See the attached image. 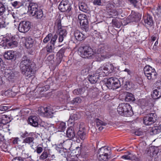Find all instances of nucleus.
Instances as JSON below:
<instances>
[{
  "label": "nucleus",
  "instance_id": "f257e3e1",
  "mask_svg": "<svg viewBox=\"0 0 161 161\" xmlns=\"http://www.w3.org/2000/svg\"><path fill=\"white\" fill-rule=\"evenodd\" d=\"M36 65L26 55H24L20 63V69L22 73L28 78H30L35 71Z\"/></svg>",
  "mask_w": 161,
  "mask_h": 161
},
{
  "label": "nucleus",
  "instance_id": "f03ea898",
  "mask_svg": "<svg viewBox=\"0 0 161 161\" xmlns=\"http://www.w3.org/2000/svg\"><path fill=\"white\" fill-rule=\"evenodd\" d=\"M111 47L108 45L106 44H101L98 46L96 51V57L98 61L103 60L105 58H109L111 55L107 53L111 51Z\"/></svg>",
  "mask_w": 161,
  "mask_h": 161
},
{
  "label": "nucleus",
  "instance_id": "7ed1b4c3",
  "mask_svg": "<svg viewBox=\"0 0 161 161\" xmlns=\"http://www.w3.org/2000/svg\"><path fill=\"white\" fill-rule=\"evenodd\" d=\"M118 113L121 115L126 116H130L133 115L132 108L127 103H121L117 108Z\"/></svg>",
  "mask_w": 161,
  "mask_h": 161
},
{
  "label": "nucleus",
  "instance_id": "20e7f679",
  "mask_svg": "<svg viewBox=\"0 0 161 161\" xmlns=\"http://www.w3.org/2000/svg\"><path fill=\"white\" fill-rule=\"evenodd\" d=\"M2 46L4 47L8 48L13 47L17 46V42L15 40V37L12 35L8 34L3 37V41L2 42Z\"/></svg>",
  "mask_w": 161,
  "mask_h": 161
},
{
  "label": "nucleus",
  "instance_id": "39448f33",
  "mask_svg": "<svg viewBox=\"0 0 161 161\" xmlns=\"http://www.w3.org/2000/svg\"><path fill=\"white\" fill-rule=\"evenodd\" d=\"M78 53L81 57L84 58H90L94 54L93 49L87 45L79 47Z\"/></svg>",
  "mask_w": 161,
  "mask_h": 161
},
{
  "label": "nucleus",
  "instance_id": "423d86ee",
  "mask_svg": "<svg viewBox=\"0 0 161 161\" xmlns=\"http://www.w3.org/2000/svg\"><path fill=\"white\" fill-rule=\"evenodd\" d=\"M143 71L145 75L148 80H154L157 76V73L154 69L150 66L147 65L143 69Z\"/></svg>",
  "mask_w": 161,
  "mask_h": 161
},
{
  "label": "nucleus",
  "instance_id": "0eeeda50",
  "mask_svg": "<svg viewBox=\"0 0 161 161\" xmlns=\"http://www.w3.org/2000/svg\"><path fill=\"white\" fill-rule=\"evenodd\" d=\"M106 86L110 89H116L120 86L119 80L114 77H111L107 79Z\"/></svg>",
  "mask_w": 161,
  "mask_h": 161
},
{
  "label": "nucleus",
  "instance_id": "6e6552de",
  "mask_svg": "<svg viewBox=\"0 0 161 161\" xmlns=\"http://www.w3.org/2000/svg\"><path fill=\"white\" fill-rule=\"evenodd\" d=\"M80 20V27L81 29L87 32L89 30L88 21L87 16L85 14H80L78 16Z\"/></svg>",
  "mask_w": 161,
  "mask_h": 161
},
{
  "label": "nucleus",
  "instance_id": "1a4fd4ad",
  "mask_svg": "<svg viewBox=\"0 0 161 161\" xmlns=\"http://www.w3.org/2000/svg\"><path fill=\"white\" fill-rule=\"evenodd\" d=\"M156 115L155 112L148 114L144 117L143 123L146 125H150L156 122Z\"/></svg>",
  "mask_w": 161,
  "mask_h": 161
},
{
  "label": "nucleus",
  "instance_id": "9d476101",
  "mask_svg": "<svg viewBox=\"0 0 161 161\" xmlns=\"http://www.w3.org/2000/svg\"><path fill=\"white\" fill-rule=\"evenodd\" d=\"M38 113L43 117L51 118L53 116V111L48 107H42L38 110Z\"/></svg>",
  "mask_w": 161,
  "mask_h": 161
},
{
  "label": "nucleus",
  "instance_id": "9b49d317",
  "mask_svg": "<svg viewBox=\"0 0 161 161\" xmlns=\"http://www.w3.org/2000/svg\"><path fill=\"white\" fill-rule=\"evenodd\" d=\"M31 27L30 23L28 21H24L19 23L18 29L21 32L25 33L28 31Z\"/></svg>",
  "mask_w": 161,
  "mask_h": 161
},
{
  "label": "nucleus",
  "instance_id": "f8f14e48",
  "mask_svg": "<svg viewBox=\"0 0 161 161\" xmlns=\"http://www.w3.org/2000/svg\"><path fill=\"white\" fill-rule=\"evenodd\" d=\"M142 14L135 11H131L130 15L129 16V19L131 22H138L141 19Z\"/></svg>",
  "mask_w": 161,
  "mask_h": 161
},
{
  "label": "nucleus",
  "instance_id": "ddd939ff",
  "mask_svg": "<svg viewBox=\"0 0 161 161\" xmlns=\"http://www.w3.org/2000/svg\"><path fill=\"white\" fill-rule=\"evenodd\" d=\"M160 85L156 87L152 94V98L154 99H158L161 96V83L159 82Z\"/></svg>",
  "mask_w": 161,
  "mask_h": 161
},
{
  "label": "nucleus",
  "instance_id": "4468645a",
  "mask_svg": "<svg viewBox=\"0 0 161 161\" xmlns=\"http://www.w3.org/2000/svg\"><path fill=\"white\" fill-rule=\"evenodd\" d=\"M103 65L108 75L112 73L115 69L113 64L109 62L105 63Z\"/></svg>",
  "mask_w": 161,
  "mask_h": 161
},
{
  "label": "nucleus",
  "instance_id": "2eb2a0df",
  "mask_svg": "<svg viewBox=\"0 0 161 161\" xmlns=\"http://www.w3.org/2000/svg\"><path fill=\"white\" fill-rule=\"evenodd\" d=\"M39 117L36 116H31L28 118L30 124L35 127H38Z\"/></svg>",
  "mask_w": 161,
  "mask_h": 161
},
{
  "label": "nucleus",
  "instance_id": "dca6fc26",
  "mask_svg": "<svg viewBox=\"0 0 161 161\" xmlns=\"http://www.w3.org/2000/svg\"><path fill=\"white\" fill-rule=\"evenodd\" d=\"M30 16H34L37 19H41L43 16L42 11H28Z\"/></svg>",
  "mask_w": 161,
  "mask_h": 161
},
{
  "label": "nucleus",
  "instance_id": "f3484780",
  "mask_svg": "<svg viewBox=\"0 0 161 161\" xmlns=\"http://www.w3.org/2000/svg\"><path fill=\"white\" fill-rule=\"evenodd\" d=\"M110 154L111 150L110 149H109L108 148L105 147H103L98 150L97 155L109 156Z\"/></svg>",
  "mask_w": 161,
  "mask_h": 161
},
{
  "label": "nucleus",
  "instance_id": "a211bd4d",
  "mask_svg": "<svg viewBox=\"0 0 161 161\" xmlns=\"http://www.w3.org/2000/svg\"><path fill=\"white\" fill-rule=\"evenodd\" d=\"M58 32L59 35L58 41L59 42H62L63 41L64 37H66L67 31L64 28H62L58 30Z\"/></svg>",
  "mask_w": 161,
  "mask_h": 161
},
{
  "label": "nucleus",
  "instance_id": "6ab92c4d",
  "mask_svg": "<svg viewBox=\"0 0 161 161\" xmlns=\"http://www.w3.org/2000/svg\"><path fill=\"white\" fill-rule=\"evenodd\" d=\"M74 34L76 39L79 41H82L86 38V36L78 30L74 31Z\"/></svg>",
  "mask_w": 161,
  "mask_h": 161
},
{
  "label": "nucleus",
  "instance_id": "aec40b11",
  "mask_svg": "<svg viewBox=\"0 0 161 161\" xmlns=\"http://www.w3.org/2000/svg\"><path fill=\"white\" fill-rule=\"evenodd\" d=\"M16 55L15 53L13 51H9L5 52L4 57L6 59L12 60L15 58Z\"/></svg>",
  "mask_w": 161,
  "mask_h": 161
},
{
  "label": "nucleus",
  "instance_id": "412c9836",
  "mask_svg": "<svg viewBox=\"0 0 161 161\" xmlns=\"http://www.w3.org/2000/svg\"><path fill=\"white\" fill-rule=\"evenodd\" d=\"M96 74L98 75L99 77H105L108 75L106 72L103 65L101 66L95 71Z\"/></svg>",
  "mask_w": 161,
  "mask_h": 161
},
{
  "label": "nucleus",
  "instance_id": "4be33fe9",
  "mask_svg": "<svg viewBox=\"0 0 161 161\" xmlns=\"http://www.w3.org/2000/svg\"><path fill=\"white\" fill-rule=\"evenodd\" d=\"M67 137L70 140H72L75 137V135L74 129L72 127L68 128L66 132Z\"/></svg>",
  "mask_w": 161,
  "mask_h": 161
},
{
  "label": "nucleus",
  "instance_id": "5701e85b",
  "mask_svg": "<svg viewBox=\"0 0 161 161\" xmlns=\"http://www.w3.org/2000/svg\"><path fill=\"white\" fill-rule=\"evenodd\" d=\"M83 123H82L80 124L79 126L80 130L78 131L77 133L79 137L82 140H84L86 137V133L84 132L83 131L80 130L81 129L83 130L84 128V126H83Z\"/></svg>",
  "mask_w": 161,
  "mask_h": 161
},
{
  "label": "nucleus",
  "instance_id": "b1692460",
  "mask_svg": "<svg viewBox=\"0 0 161 161\" xmlns=\"http://www.w3.org/2000/svg\"><path fill=\"white\" fill-rule=\"evenodd\" d=\"M64 49L62 48L57 53L56 58V64L58 65L61 62L64 54Z\"/></svg>",
  "mask_w": 161,
  "mask_h": 161
},
{
  "label": "nucleus",
  "instance_id": "393cba45",
  "mask_svg": "<svg viewBox=\"0 0 161 161\" xmlns=\"http://www.w3.org/2000/svg\"><path fill=\"white\" fill-rule=\"evenodd\" d=\"M161 132V123L158 125L152 127L150 130V134L151 135L158 134Z\"/></svg>",
  "mask_w": 161,
  "mask_h": 161
},
{
  "label": "nucleus",
  "instance_id": "a878e982",
  "mask_svg": "<svg viewBox=\"0 0 161 161\" xmlns=\"http://www.w3.org/2000/svg\"><path fill=\"white\" fill-rule=\"evenodd\" d=\"M68 0H63L58 6L59 10H69L68 8L69 7V5L68 4Z\"/></svg>",
  "mask_w": 161,
  "mask_h": 161
},
{
  "label": "nucleus",
  "instance_id": "bb28decb",
  "mask_svg": "<svg viewBox=\"0 0 161 161\" xmlns=\"http://www.w3.org/2000/svg\"><path fill=\"white\" fill-rule=\"evenodd\" d=\"M95 122L96 126L98 127V129L100 131H101L104 128L103 126H105L107 125L106 123L97 118L95 119Z\"/></svg>",
  "mask_w": 161,
  "mask_h": 161
},
{
  "label": "nucleus",
  "instance_id": "cd10ccee",
  "mask_svg": "<svg viewBox=\"0 0 161 161\" xmlns=\"http://www.w3.org/2000/svg\"><path fill=\"white\" fill-rule=\"evenodd\" d=\"M144 21L146 25L147 26L151 27L153 24V18L151 16L147 15L144 18Z\"/></svg>",
  "mask_w": 161,
  "mask_h": 161
},
{
  "label": "nucleus",
  "instance_id": "c85d7f7f",
  "mask_svg": "<svg viewBox=\"0 0 161 161\" xmlns=\"http://www.w3.org/2000/svg\"><path fill=\"white\" fill-rule=\"evenodd\" d=\"M34 138L33 137L32 135H31L26 138H25L23 141V143H27L29 145L31 144V147L33 146V144L34 143Z\"/></svg>",
  "mask_w": 161,
  "mask_h": 161
},
{
  "label": "nucleus",
  "instance_id": "c756f323",
  "mask_svg": "<svg viewBox=\"0 0 161 161\" xmlns=\"http://www.w3.org/2000/svg\"><path fill=\"white\" fill-rule=\"evenodd\" d=\"M98 78V75L95 73L92 75H89L88 80L92 84H95L97 82Z\"/></svg>",
  "mask_w": 161,
  "mask_h": 161
},
{
  "label": "nucleus",
  "instance_id": "7c9ffc66",
  "mask_svg": "<svg viewBox=\"0 0 161 161\" xmlns=\"http://www.w3.org/2000/svg\"><path fill=\"white\" fill-rule=\"evenodd\" d=\"M34 40L31 37H29L26 40L25 42V46L27 48L31 47L34 43Z\"/></svg>",
  "mask_w": 161,
  "mask_h": 161
},
{
  "label": "nucleus",
  "instance_id": "2f4dec72",
  "mask_svg": "<svg viewBox=\"0 0 161 161\" xmlns=\"http://www.w3.org/2000/svg\"><path fill=\"white\" fill-rule=\"evenodd\" d=\"M50 154L49 152L45 149L39 156V159L43 161L49 157Z\"/></svg>",
  "mask_w": 161,
  "mask_h": 161
},
{
  "label": "nucleus",
  "instance_id": "473e14b6",
  "mask_svg": "<svg viewBox=\"0 0 161 161\" xmlns=\"http://www.w3.org/2000/svg\"><path fill=\"white\" fill-rule=\"evenodd\" d=\"M148 103L145 99H141L138 102V105L142 109H144L148 106Z\"/></svg>",
  "mask_w": 161,
  "mask_h": 161
},
{
  "label": "nucleus",
  "instance_id": "72a5a7b5",
  "mask_svg": "<svg viewBox=\"0 0 161 161\" xmlns=\"http://www.w3.org/2000/svg\"><path fill=\"white\" fill-rule=\"evenodd\" d=\"M125 100L127 102L133 101L135 100V97L132 93L127 92Z\"/></svg>",
  "mask_w": 161,
  "mask_h": 161
},
{
  "label": "nucleus",
  "instance_id": "f704fd0d",
  "mask_svg": "<svg viewBox=\"0 0 161 161\" xmlns=\"http://www.w3.org/2000/svg\"><path fill=\"white\" fill-rule=\"evenodd\" d=\"M85 91L84 88H80L75 89L73 91V93L75 95H81L84 93Z\"/></svg>",
  "mask_w": 161,
  "mask_h": 161
},
{
  "label": "nucleus",
  "instance_id": "c9c22d12",
  "mask_svg": "<svg viewBox=\"0 0 161 161\" xmlns=\"http://www.w3.org/2000/svg\"><path fill=\"white\" fill-rule=\"evenodd\" d=\"M121 158L125 159L131 160L133 158V155L131 153L127 152L122 156Z\"/></svg>",
  "mask_w": 161,
  "mask_h": 161
},
{
  "label": "nucleus",
  "instance_id": "e433bc0d",
  "mask_svg": "<svg viewBox=\"0 0 161 161\" xmlns=\"http://www.w3.org/2000/svg\"><path fill=\"white\" fill-rule=\"evenodd\" d=\"M38 6L37 4L33 3H29L28 7V10H35L37 9Z\"/></svg>",
  "mask_w": 161,
  "mask_h": 161
},
{
  "label": "nucleus",
  "instance_id": "4c0bfd02",
  "mask_svg": "<svg viewBox=\"0 0 161 161\" xmlns=\"http://www.w3.org/2000/svg\"><path fill=\"white\" fill-rule=\"evenodd\" d=\"M58 126V130L60 132L64 131L66 128V124L64 122H61Z\"/></svg>",
  "mask_w": 161,
  "mask_h": 161
},
{
  "label": "nucleus",
  "instance_id": "58836bf2",
  "mask_svg": "<svg viewBox=\"0 0 161 161\" xmlns=\"http://www.w3.org/2000/svg\"><path fill=\"white\" fill-rule=\"evenodd\" d=\"M75 121L80 119V113L77 112H76L75 113L72 114L70 116Z\"/></svg>",
  "mask_w": 161,
  "mask_h": 161
},
{
  "label": "nucleus",
  "instance_id": "ea45409f",
  "mask_svg": "<svg viewBox=\"0 0 161 161\" xmlns=\"http://www.w3.org/2000/svg\"><path fill=\"white\" fill-rule=\"evenodd\" d=\"M54 46V44L51 43L48 44L47 46V52L49 53L53 52Z\"/></svg>",
  "mask_w": 161,
  "mask_h": 161
},
{
  "label": "nucleus",
  "instance_id": "a19ab883",
  "mask_svg": "<svg viewBox=\"0 0 161 161\" xmlns=\"http://www.w3.org/2000/svg\"><path fill=\"white\" fill-rule=\"evenodd\" d=\"M43 147L42 144H40L36 147L35 151L36 152L37 154H40L43 151Z\"/></svg>",
  "mask_w": 161,
  "mask_h": 161
},
{
  "label": "nucleus",
  "instance_id": "79ce46f5",
  "mask_svg": "<svg viewBox=\"0 0 161 161\" xmlns=\"http://www.w3.org/2000/svg\"><path fill=\"white\" fill-rule=\"evenodd\" d=\"M112 23L114 27L118 28H119L121 26L120 22L118 21L116 19H113L112 20Z\"/></svg>",
  "mask_w": 161,
  "mask_h": 161
},
{
  "label": "nucleus",
  "instance_id": "37998d69",
  "mask_svg": "<svg viewBox=\"0 0 161 161\" xmlns=\"http://www.w3.org/2000/svg\"><path fill=\"white\" fill-rule=\"evenodd\" d=\"M7 26L5 18H0V29L5 28Z\"/></svg>",
  "mask_w": 161,
  "mask_h": 161
},
{
  "label": "nucleus",
  "instance_id": "c03bdc74",
  "mask_svg": "<svg viewBox=\"0 0 161 161\" xmlns=\"http://www.w3.org/2000/svg\"><path fill=\"white\" fill-rule=\"evenodd\" d=\"M98 159L100 161H107L108 159L109 156L108 155L100 156V155H97Z\"/></svg>",
  "mask_w": 161,
  "mask_h": 161
},
{
  "label": "nucleus",
  "instance_id": "a18cd8bd",
  "mask_svg": "<svg viewBox=\"0 0 161 161\" xmlns=\"http://www.w3.org/2000/svg\"><path fill=\"white\" fill-rule=\"evenodd\" d=\"M8 71H5V75L9 79H12L14 76V74L13 71L10 70H8Z\"/></svg>",
  "mask_w": 161,
  "mask_h": 161
},
{
  "label": "nucleus",
  "instance_id": "49530a36",
  "mask_svg": "<svg viewBox=\"0 0 161 161\" xmlns=\"http://www.w3.org/2000/svg\"><path fill=\"white\" fill-rule=\"evenodd\" d=\"M81 99L78 97L75 98L73 100L71 101V103L73 104H76L77 103H81Z\"/></svg>",
  "mask_w": 161,
  "mask_h": 161
},
{
  "label": "nucleus",
  "instance_id": "de8ad7c7",
  "mask_svg": "<svg viewBox=\"0 0 161 161\" xmlns=\"http://www.w3.org/2000/svg\"><path fill=\"white\" fill-rule=\"evenodd\" d=\"M32 134H33L32 133H28L26 131H25L24 133H22L21 134V136L23 138H25L30 136Z\"/></svg>",
  "mask_w": 161,
  "mask_h": 161
},
{
  "label": "nucleus",
  "instance_id": "09e8293b",
  "mask_svg": "<svg viewBox=\"0 0 161 161\" xmlns=\"http://www.w3.org/2000/svg\"><path fill=\"white\" fill-rule=\"evenodd\" d=\"M52 36L51 33L49 34L43 39V42L45 43H47L51 38Z\"/></svg>",
  "mask_w": 161,
  "mask_h": 161
},
{
  "label": "nucleus",
  "instance_id": "8fccbe9b",
  "mask_svg": "<svg viewBox=\"0 0 161 161\" xmlns=\"http://www.w3.org/2000/svg\"><path fill=\"white\" fill-rule=\"evenodd\" d=\"M108 13H109V15L110 16V17H113L118 15L117 11H110Z\"/></svg>",
  "mask_w": 161,
  "mask_h": 161
},
{
  "label": "nucleus",
  "instance_id": "3c124183",
  "mask_svg": "<svg viewBox=\"0 0 161 161\" xmlns=\"http://www.w3.org/2000/svg\"><path fill=\"white\" fill-rule=\"evenodd\" d=\"M128 2L130 4L132 5L134 7H136L138 1L137 0H127Z\"/></svg>",
  "mask_w": 161,
  "mask_h": 161
},
{
  "label": "nucleus",
  "instance_id": "603ef678",
  "mask_svg": "<svg viewBox=\"0 0 161 161\" xmlns=\"http://www.w3.org/2000/svg\"><path fill=\"white\" fill-rule=\"evenodd\" d=\"M3 120H0V130H2L3 128H7L8 125L4 123L3 122Z\"/></svg>",
  "mask_w": 161,
  "mask_h": 161
},
{
  "label": "nucleus",
  "instance_id": "864d4df0",
  "mask_svg": "<svg viewBox=\"0 0 161 161\" xmlns=\"http://www.w3.org/2000/svg\"><path fill=\"white\" fill-rule=\"evenodd\" d=\"M14 12H13L12 13V15L14 19L18 18L20 16L19 14V11H14Z\"/></svg>",
  "mask_w": 161,
  "mask_h": 161
},
{
  "label": "nucleus",
  "instance_id": "5fc2aeb1",
  "mask_svg": "<svg viewBox=\"0 0 161 161\" xmlns=\"http://www.w3.org/2000/svg\"><path fill=\"white\" fill-rule=\"evenodd\" d=\"M58 38V36L56 34L53 36L50 42V43L54 44Z\"/></svg>",
  "mask_w": 161,
  "mask_h": 161
},
{
  "label": "nucleus",
  "instance_id": "6e6d98bb",
  "mask_svg": "<svg viewBox=\"0 0 161 161\" xmlns=\"http://www.w3.org/2000/svg\"><path fill=\"white\" fill-rule=\"evenodd\" d=\"M23 155L25 158H27L29 159V160L31 161L32 160L31 156L29 155L28 153H24Z\"/></svg>",
  "mask_w": 161,
  "mask_h": 161
},
{
  "label": "nucleus",
  "instance_id": "4d7b16f0",
  "mask_svg": "<svg viewBox=\"0 0 161 161\" xmlns=\"http://www.w3.org/2000/svg\"><path fill=\"white\" fill-rule=\"evenodd\" d=\"M71 117L70 116L69 118L68 121V123L69 125H70V127L73 125L74 124V121H75L73 119H71Z\"/></svg>",
  "mask_w": 161,
  "mask_h": 161
},
{
  "label": "nucleus",
  "instance_id": "13d9d810",
  "mask_svg": "<svg viewBox=\"0 0 161 161\" xmlns=\"http://www.w3.org/2000/svg\"><path fill=\"white\" fill-rule=\"evenodd\" d=\"M93 3L95 5L100 6L102 5L101 0H93Z\"/></svg>",
  "mask_w": 161,
  "mask_h": 161
},
{
  "label": "nucleus",
  "instance_id": "bf43d9fd",
  "mask_svg": "<svg viewBox=\"0 0 161 161\" xmlns=\"http://www.w3.org/2000/svg\"><path fill=\"white\" fill-rule=\"evenodd\" d=\"M143 132L140 129H139L135 132V134L137 136L142 135Z\"/></svg>",
  "mask_w": 161,
  "mask_h": 161
},
{
  "label": "nucleus",
  "instance_id": "052dcab7",
  "mask_svg": "<svg viewBox=\"0 0 161 161\" xmlns=\"http://www.w3.org/2000/svg\"><path fill=\"white\" fill-rule=\"evenodd\" d=\"M54 54H52L49 55L47 58V60L49 61H50L53 60L54 59Z\"/></svg>",
  "mask_w": 161,
  "mask_h": 161
},
{
  "label": "nucleus",
  "instance_id": "680f3d73",
  "mask_svg": "<svg viewBox=\"0 0 161 161\" xmlns=\"http://www.w3.org/2000/svg\"><path fill=\"white\" fill-rule=\"evenodd\" d=\"M19 2L17 1H14L11 3L12 5L15 8H18L19 7V5H18Z\"/></svg>",
  "mask_w": 161,
  "mask_h": 161
},
{
  "label": "nucleus",
  "instance_id": "e2e57ef3",
  "mask_svg": "<svg viewBox=\"0 0 161 161\" xmlns=\"http://www.w3.org/2000/svg\"><path fill=\"white\" fill-rule=\"evenodd\" d=\"M8 109V108L7 106L2 105L0 106V110L1 111H5L7 110Z\"/></svg>",
  "mask_w": 161,
  "mask_h": 161
},
{
  "label": "nucleus",
  "instance_id": "0e129e2a",
  "mask_svg": "<svg viewBox=\"0 0 161 161\" xmlns=\"http://www.w3.org/2000/svg\"><path fill=\"white\" fill-rule=\"evenodd\" d=\"M86 7L85 6L84 4H81L79 6V8L80 10H86Z\"/></svg>",
  "mask_w": 161,
  "mask_h": 161
},
{
  "label": "nucleus",
  "instance_id": "69168bd1",
  "mask_svg": "<svg viewBox=\"0 0 161 161\" xmlns=\"http://www.w3.org/2000/svg\"><path fill=\"white\" fill-rule=\"evenodd\" d=\"M12 161H24V160L21 157H18L13 158Z\"/></svg>",
  "mask_w": 161,
  "mask_h": 161
},
{
  "label": "nucleus",
  "instance_id": "338daca9",
  "mask_svg": "<svg viewBox=\"0 0 161 161\" xmlns=\"http://www.w3.org/2000/svg\"><path fill=\"white\" fill-rule=\"evenodd\" d=\"M61 20L59 19L58 20V30H59V29L60 28H64V27L63 26H61Z\"/></svg>",
  "mask_w": 161,
  "mask_h": 161
},
{
  "label": "nucleus",
  "instance_id": "774afa93",
  "mask_svg": "<svg viewBox=\"0 0 161 161\" xmlns=\"http://www.w3.org/2000/svg\"><path fill=\"white\" fill-rule=\"evenodd\" d=\"M125 87L128 89L130 88L131 86L130 84V82L129 81L126 82L125 84Z\"/></svg>",
  "mask_w": 161,
  "mask_h": 161
}]
</instances>
